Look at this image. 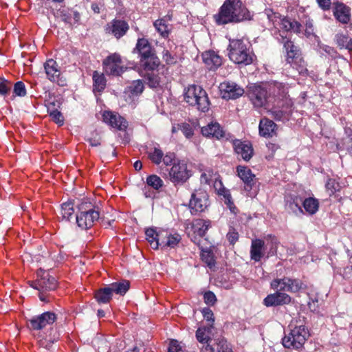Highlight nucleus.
<instances>
[{
	"instance_id": "1",
	"label": "nucleus",
	"mask_w": 352,
	"mask_h": 352,
	"mask_svg": "<svg viewBox=\"0 0 352 352\" xmlns=\"http://www.w3.org/2000/svg\"><path fill=\"white\" fill-rule=\"evenodd\" d=\"M214 18L217 23L224 25L250 20L251 14L240 0H226Z\"/></svg>"
},
{
	"instance_id": "2",
	"label": "nucleus",
	"mask_w": 352,
	"mask_h": 352,
	"mask_svg": "<svg viewBox=\"0 0 352 352\" xmlns=\"http://www.w3.org/2000/svg\"><path fill=\"white\" fill-rule=\"evenodd\" d=\"M288 88L283 83H277L274 87V93L277 92L278 97L266 110L276 121H287L292 113L293 102L287 95Z\"/></svg>"
},
{
	"instance_id": "3",
	"label": "nucleus",
	"mask_w": 352,
	"mask_h": 352,
	"mask_svg": "<svg viewBox=\"0 0 352 352\" xmlns=\"http://www.w3.org/2000/svg\"><path fill=\"white\" fill-rule=\"evenodd\" d=\"M279 83L274 82L268 85L267 89L258 85H254L250 87L248 91L249 98L254 107L257 109L267 110L275 102V98L278 97L277 92L273 91L275 85Z\"/></svg>"
},
{
	"instance_id": "4",
	"label": "nucleus",
	"mask_w": 352,
	"mask_h": 352,
	"mask_svg": "<svg viewBox=\"0 0 352 352\" xmlns=\"http://www.w3.org/2000/svg\"><path fill=\"white\" fill-rule=\"evenodd\" d=\"M228 47L229 58L236 64L248 65L254 60V54L249 43L243 39H230Z\"/></svg>"
},
{
	"instance_id": "5",
	"label": "nucleus",
	"mask_w": 352,
	"mask_h": 352,
	"mask_svg": "<svg viewBox=\"0 0 352 352\" xmlns=\"http://www.w3.org/2000/svg\"><path fill=\"white\" fill-rule=\"evenodd\" d=\"M309 336V331L304 324L294 327L290 324L289 331L282 339V344L285 348L299 350L303 347Z\"/></svg>"
},
{
	"instance_id": "6",
	"label": "nucleus",
	"mask_w": 352,
	"mask_h": 352,
	"mask_svg": "<svg viewBox=\"0 0 352 352\" xmlns=\"http://www.w3.org/2000/svg\"><path fill=\"white\" fill-rule=\"evenodd\" d=\"M184 100L191 106H195L201 111L209 109L210 102L206 91L199 85H190L184 89Z\"/></svg>"
},
{
	"instance_id": "7",
	"label": "nucleus",
	"mask_w": 352,
	"mask_h": 352,
	"mask_svg": "<svg viewBox=\"0 0 352 352\" xmlns=\"http://www.w3.org/2000/svg\"><path fill=\"white\" fill-rule=\"evenodd\" d=\"M100 217L99 212L92 208L90 203H82L76 214V223L80 228L87 230L91 228Z\"/></svg>"
},
{
	"instance_id": "8",
	"label": "nucleus",
	"mask_w": 352,
	"mask_h": 352,
	"mask_svg": "<svg viewBox=\"0 0 352 352\" xmlns=\"http://www.w3.org/2000/svg\"><path fill=\"white\" fill-rule=\"evenodd\" d=\"M284 47L287 52V64L296 70L299 74H307V69L297 47L289 40H287L284 43Z\"/></svg>"
},
{
	"instance_id": "9",
	"label": "nucleus",
	"mask_w": 352,
	"mask_h": 352,
	"mask_svg": "<svg viewBox=\"0 0 352 352\" xmlns=\"http://www.w3.org/2000/svg\"><path fill=\"white\" fill-rule=\"evenodd\" d=\"M36 275L37 278L35 280L29 282L32 288L39 292H48L56 288V280L48 272L39 269Z\"/></svg>"
},
{
	"instance_id": "10",
	"label": "nucleus",
	"mask_w": 352,
	"mask_h": 352,
	"mask_svg": "<svg viewBox=\"0 0 352 352\" xmlns=\"http://www.w3.org/2000/svg\"><path fill=\"white\" fill-rule=\"evenodd\" d=\"M104 72L108 75L120 76L125 70L120 54H112L103 61Z\"/></svg>"
},
{
	"instance_id": "11",
	"label": "nucleus",
	"mask_w": 352,
	"mask_h": 352,
	"mask_svg": "<svg viewBox=\"0 0 352 352\" xmlns=\"http://www.w3.org/2000/svg\"><path fill=\"white\" fill-rule=\"evenodd\" d=\"M209 206L208 195L203 189L196 190L191 195L189 206L193 212H201Z\"/></svg>"
},
{
	"instance_id": "12",
	"label": "nucleus",
	"mask_w": 352,
	"mask_h": 352,
	"mask_svg": "<svg viewBox=\"0 0 352 352\" xmlns=\"http://www.w3.org/2000/svg\"><path fill=\"white\" fill-rule=\"evenodd\" d=\"M169 179L174 185L184 184L186 182L190 175L187 169V166L184 163L173 164L169 170Z\"/></svg>"
},
{
	"instance_id": "13",
	"label": "nucleus",
	"mask_w": 352,
	"mask_h": 352,
	"mask_svg": "<svg viewBox=\"0 0 352 352\" xmlns=\"http://www.w3.org/2000/svg\"><path fill=\"white\" fill-rule=\"evenodd\" d=\"M56 319V315L50 311L45 312L41 315L34 316L30 319V328L34 330H40L48 324H52Z\"/></svg>"
},
{
	"instance_id": "14",
	"label": "nucleus",
	"mask_w": 352,
	"mask_h": 352,
	"mask_svg": "<svg viewBox=\"0 0 352 352\" xmlns=\"http://www.w3.org/2000/svg\"><path fill=\"white\" fill-rule=\"evenodd\" d=\"M44 68L47 78L58 85H65V80L60 78V71L57 63L53 59H49L44 64Z\"/></svg>"
},
{
	"instance_id": "15",
	"label": "nucleus",
	"mask_w": 352,
	"mask_h": 352,
	"mask_svg": "<svg viewBox=\"0 0 352 352\" xmlns=\"http://www.w3.org/2000/svg\"><path fill=\"white\" fill-rule=\"evenodd\" d=\"M219 88L222 98L227 100L236 99L244 94L243 89L233 82H223Z\"/></svg>"
},
{
	"instance_id": "16",
	"label": "nucleus",
	"mask_w": 352,
	"mask_h": 352,
	"mask_svg": "<svg viewBox=\"0 0 352 352\" xmlns=\"http://www.w3.org/2000/svg\"><path fill=\"white\" fill-rule=\"evenodd\" d=\"M237 175L244 183V190L247 191V195L252 197L253 195L251 192L253 185L254 184L255 175L252 173V170L244 166H238L236 167Z\"/></svg>"
},
{
	"instance_id": "17",
	"label": "nucleus",
	"mask_w": 352,
	"mask_h": 352,
	"mask_svg": "<svg viewBox=\"0 0 352 352\" xmlns=\"http://www.w3.org/2000/svg\"><path fill=\"white\" fill-rule=\"evenodd\" d=\"M333 6V13L336 19L342 24H348L351 20V8L338 1H334Z\"/></svg>"
},
{
	"instance_id": "18",
	"label": "nucleus",
	"mask_w": 352,
	"mask_h": 352,
	"mask_svg": "<svg viewBox=\"0 0 352 352\" xmlns=\"http://www.w3.org/2000/svg\"><path fill=\"white\" fill-rule=\"evenodd\" d=\"M232 145L235 153L245 161L250 160L252 157L254 150L250 142L234 140Z\"/></svg>"
},
{
	"instance_id": "19",
	"label": "nucleus",
	"mask_w": 352,
	"mask_h": 352,
	"mask_svg": "<svg viewBox=\"0 0 352 352\" xmlns=\"http://www.w3.org/2000/svg\"><path fill=\"white\" fill-rule=\"evenodd\" d=\"M103 121L111 127L122 131L127 128V122L120 115L111 111H104L102 114Z\"/></svg>"
},
{
	"instance_id": "20",
	"label": "nucleus",
	"mask_w": 352,
	"mask_h": 352,
	"mask_svg": "<svg viewBox=\"0 0 352 352\" xmlns=\"http://www.w3.org/2000/svg\"><path fill=\"white\" fill-rule=\"evenodd\" d=\"M129 28V25L126 21L114 19L107 24L106 31L107 33L113 34L117 38H120L126 33Z\"/></svg>"
},
{
	"instance_id": "21",
	"label": "nucleus",
	"mask_w": 352,
	"mask_h": 352,
	"mask_svg": "<svg viewBox=\"0 0 352 352\" xmlns=\"http://www.w3.org/2000/svg\"><path fill=\"white\" fill-rule=\"evenodd\" d=\"M302 198L298 195H288L285 197V209L297 216L304 214L302 208Z\"/></svg>"
},
{
	"instance_id": "22",
	"label": "nucleus",
	"mask_w": 352,
	"mask_h": 352,
	"mask_svg": "<svg viewBox=\"0 0 352 352\" xmlns=\"http://www.w3.org/2000/svg\"><path fill=\"white\" fill-rule=\"evenodd\" d=\"M201 133L204 136L214 138L217 140L226 138V131L217 122H211L206 126H203L201 128Z\"/></svg>"
},
{
	"instance_id": "23",
	"label": "nucleus",
	"mask_w": 352,
	"mask_h": 352,
	"mask_svg": "<svg viewBox=\"0 0 352 352\" xmlns=\"http://www.w3.org/2000/svg\"><path fill=\"white\" fill-rule=\"evenodd\" d=\"M291 300L288 294L277 291L274 294L267 295L263 300V303L267 307L278 306L289 304Z\"/></svg>"
},
{
	"instance_id": "24",
	"label": "nucleus",
	"mask_w": 352,
	"mask_h": 352,
	"mask_svg": "<svg viewBox=\"0 0 352 352\" xmlns=\"http://www.w3.org/2000/svg\"><path fill=\"white\" fill-rule=\"evenodd\" d=\"M250 253L252 260L259 262L265 256V241L259 239L252 240Z\"/></svg>"
},
{
	"instance_id": "25",
	"label": "nucleus",
	"mask_w": 352,
	"mask_h": 352,
	"mask_svg": "<svg viewBox=\"0 0 352 352\" xmlns=\"http://www.w3.org/2000/svg\"><path fill=\"white\" fill-rule=\"evenodd\" d=\"M258 129L259 134L264 138H272L276 135V124L267 118L261 119Z\"/></svg>"
},
{
	"instance_id": "26",
	"label": "nucleus",
	"mask_w": 352,
	"mask_h": 352,
	"mask_svg": "<svg viewBox=\"0 0 352 352\" xmlns=\"http://www.w3.org/2000/svg\"><path fill=\"white\" fill-rule=\"evenodd\" d=\"M203 61L208 69H216L222 63V59L215 52L207 51L202 54Z\"/></svg>"
},
{
	"instance_id": "27",
	"label": "nucleus",
	"mask_w": 352,
	"mask_h": 352,
	"mask_svg": "<svg viewBox=\"0 0 352 352\" xmlns=\"http://www.w3.org/2000/svg\"><path fill=\"white\" fill-rule=\"evenodd\" d=\"M210 226L211 221L210 220L201 219H195L192 223L194 234L199 237H203Z\"/></svg>"
},
{
	"instance_id": "28",
	"label": "nucleus",
	"mask_w": 352,
	"mask_h": 352,
	"mask_svg": "<svg viewBox=\"0 0 352 352\" xmlns=\"http://www.w3.org/2000/svg\"><path fill=\"white\" fill-rule=\"evenodd\" d=\"M141 65L147 72H153L160 65V59L155 54L148 56V58H140Z\"/></svg>"
},
{
	"instance_id": "29",
	"label": "nucleus",
	"mask_w": 352,
	"mask_h": 352,
	"mask_svg": "<svg viewBox=\"0 0 352 352\" xmlns=\"http://www.w3.org/2000/svg\"><path fill=\"white\" fill-rule=\"evenodd\" d=\"M146 239L151 248L157 250L162 241V234L157 233L154 229L148 228L145 232Z\"/></svg>"
},
{
	"instance_id": "30",
	"label": "nucleus",
	"mask_w": 352,
	"mask_h": 352,
	"mask_svg": "<svg viewBox=\"0 0 352 352\" xmlns=\"http://www.w3.org/2000/svg\"><path fill=\"white\" fill-rule=\"evenodd\" d=\"M265 243H266L265 247L269 248L266 257L268 258L270 256L276 255L279 244V241H278L277 238L275 236L270 234L265 237Z\"/></svg>"
},
{
	"instance_id": "31",
	"label": "nucleus",
	"mask_w": 352,
	"mask_h": 352,
	"mask_svg": "<svg viewBox=\"0 0 352 352\" xmlns=\"http://www.w3.org/2000/svg\"><path fill=\"white\" fill-rule=\"evenodd\" d=\"M302 206L307 213L314 214L318 210L319 202L318 199L313 197L302 199Z\"/></svg>"
},
{
	"instance_id": "32",
	"label": "nucleus",
	"mask_w": 352,
	"mask_h": 352,
	"mask_svg": "<svg viewBox=\"0 0 352 352\" xmlns=\"http://www.w3.org/2000/svg\"><path fill=\"white\" fill-rule=\"evenodd\" d=\"M94 91L102 92L106 87V79L103 74L95 71L93 73Z\"/></svg>"
},
{
	"instance_id": "33",
	"label": "nucleus",
	"mask_w": 352,
	"mask_h": 352,
	"mask_svg": "<svg viewBox=\"0 0 352 352\" xmlns=\"http://www.w3.org/2000/svg\"><path fill=\"white\" fill-rule=\"evenodd\" d=\"M299 24L297 22H291L285 17L280 18L278 21V23L276 29L280 30H284L285 32H289L290 30L296 31L298 28Z\"/></svg>"
},
{
	"instance_id": "34",
	"label": "nucleus",
	"mask_w": 352,
	"mask_h": 352,
	"mask_svg": "<svg viewBox=\"0 0 352 352\" xmlns=\"http://www.w3.org/2000/svg\"><path fill=\"white\" fill-rule=\"evenodd\" d=\"M112 297V292L109 287L100 289L95 293V298L98 303H107Z\"/></svg>"
},
{
	"instance_id": "35",
	"label": "nucleus",
	"mask_w": 352,
	"mask_h": 352,
	"mask_svg": "<svg viewBox=\"0 0 352 352\" xmlns=\"http://www.w3.org/2000/svg\"><path fill=\"white\" fill-rule=\"evenodd\" d=\"M74 213V204L72 201H67L61 205L60 214L63 220L69 221Z\"/></svg>"
},
{
	"instance_id": "36",
	"label": "nucleus",
	"mask_w": 352,
	"mask_h": 352,
	"mask_svg": "<svg viewBox=\"0 0 352 352\" xmlns=\"http://www.w3.org/2000/svg\"><path fill=\"white\" fill-rule=\"evenodd\" d=\"M153 25L155 30L159 32V34L164 38L168 37L169 34V28L167 23V21L165 19H160L156 20L153 23Z\"/></svg>"
},
{
	"instance_id": "37",
	"label": "nucleus",
	"mask_w": 352,
	"mask_h": 352,
	"mask_svg": "<svg viewBox=\"0 0 352 352\" xmlns=\"http://www.w3.org/2000/svg\"><path fill=\"white\" fill-rule=\"evenodd\" d=\"M47 112L54 122L59 125H62L63 124V116L58 109H55V104L54 102L49 104L47 106Z\"/></svg>"
},
{
	"instance_id": "38",
	"label": "nucleus",
	"mask_w": 352,
	"mask_h": 352,
	"mask_svg": "<svg viewBox=\"0 0 352 352\" xmlns=\"http://www.w3.org/2000/svg\"><path fill=\"white\" fill-rule=\"evenodd\" d=\"M129 282L127 280H122L120 283H113L109 285L111 292H115L117 294L124 295L129 289Z\"/></svg>"
},
{
	"instance_id": "39",
	"label": "nucleus",
	"mask_w": 352,
	"mask_h": 352,
	"mask_svg": "<svg viewBox=\"0 0 352 352\" xmlns=\"http://www.w3.org/2000/svg\"><path fill=\"white\" fill-rule=\"evenodd\" d=\"M181 241V236L178 234H169L164 239H162L160 245L162 246L175 248Z\"/></svg>"
},
{
	"instance_id": "40",
	"label": "nucleus",
	"mask_w": 352,
	"mask_h": 352,
	"mask_svg": "<svg viewBox=\"0 0 352 352\" xmlns=\"http://www.w3.org/2000/svg\"><path fill=\"white\" fill-rule=\"evenodd\" d=\"M336 43L340 48L352 50V38L343 34H338L336 36Z\"/></svg>"
},
{
	"instance_id": "41",
	"label": "nucleus",
	"mask_w": 352,
	"mask_h": 352,
	"mask_svg": "<svg viewBox=\"0 0 352 352\" xmlns=\"http://www.w3.org/2000/svg\"><path fill=\"white\" fill-rule=\"evenodd\" d=\"M289 282V278L284 277L283 278H276L271 282V287L280 292V291L287 292V285Z\"/></svg>"
},
{
	"instance_id": "42",
	"label": "nucleus",
	"mask_w": 352,
	"mask_h": 352,
	"mask_svg": "<svg viewBox=\"0 0 352 352\" xmlns=\"http://www.w3.org/2000/svg\"><path fill=\"white\" fill-rule=\"evenodd\" d=\"M210 327L199 328L196 331V338L201 344H204L210 340L209 335L210 334Z\"/></svg>"
},
{
	"instance_id": "43",
	"label": "nucleus",
	"mask_w": 352,
	"mask_h": 352,
	"mask_svg": "<svg viewBox=\"0 0 352 352\" xmlns=\"http://www.w3.org/2000/svg\"><path fill=\"white\" fill-rule=\"evenodd\" d=\"M217 178V173L211 168H207L202 171L200 180L202 184H210L213 180H216Z\"/></svg>"
},
{
	"instance_id": "44",
	"label": "nucleus",
	"mask_w": 352,
	"mask_h": 352,
	"mask_svg": "<svg viewBox=\"0 0 352 352\" xmlns=\"http://www.w3.org/2000/svg\"><path fill=\"white\" fill-rule=\"evenodd\" d=\"M146 184L154 190H159L164 185L163 180L156 175H151L147 177Z\"/></svg>"
},
{
	"instance_id": "45",
	"label": "nucleus",
	"mask_w": 352,
	"mask_h": 352,
	"mask_svg": "<svg viewBox=\"0 0 352 352\" xmlns=\"http://www.w3.org/2000/svg\"><path fill=\"white\" fill-rule=\"evenodd\" d=\"M201 257L202 261L206 263L210 269L214 267L215 261L213 253L210 250L201 248Z\"/></svg>"
},
{
	"instance_id": "46",
	"label": "nucleus",
	"mask_w": 352,
	"mask_h": 352,
	"mask_svg": "<svg viewBox=\"0 0 352 352\" xmlns=\"http://www.w3.org/2000/svg\"><path fill=\"white\" fill-rule=\"evenodd\" d=\"M149 159L155 164H160L162 162L164 153L158 148H154L153 150L148 153Z\"/></svg>"
},
{
	"instance_id": "47",
	"label": "nucleus",
	"mask_w": 352,
	"mask_h": 352,
	"mask_svg": "<svg viewBox=\"0 0 352 352\" xmlns=\"http://www.w3.org/2000/svg\"><path fill=\"white\" fill-rule=\"evenodd\" d=\"M302 285L303 284L300 280L289 278V282L287 286V292L296 293L302 288Z\"/></svg>"
},
{
	"instance_id": "48",
	"label": "nucleus",
	"mask_w": 352,
	"mask_h": 352,
	"mask_svg": "<svg viewBox=\"0 0 352 352\" xmlns=\"http://www.w3.org/2000/svg\"><path fill=\"white\" fill-rule=\"evenodd\" d=\"M130 92L133 95H139L142 93L144 90V85L142 80H134L131 85L129 87Z\"/></svg>"
},
{
	"instance_id": "49",
	"label": "nucleus",
	"mask_w": 352,
	"mask_h": 352,
	"mask_svg": "<svg viewBox=\"0 0 352 352\" xmlns=\"http://www.w3.org/2000/svg\"><path fill=\"white\" fill-rule=\"evenodd\" d=\"M265 13L267 15L269 21L272 23L273 26L276 28L280 18V15L277 12H274L271 9H266Z\"/></svg>"
},
{
	"instance_id": "50",
	"label": "nucleus",
	"mask_w": 352,
	"mask_h": 352,
	"mask_svg": "<svg viewBox=\"0 0 352 352\" xmlns=\"http://www.w3.org/2000/svg\"><path fill=\"white\" fill-rule=\"evenodd\" d=\"M218 352H232L231 345L224 338L218 340L217 343Z\"/></svg>"
},
{
	"instance_id": "51",
	"label": "nucleus",
	"mask_w": 352,
	"mask_h": 352,
	"mask_svg": "<svg viewBox=\"0 0 352 352\" xmlns=\"http://www.w3.org/2000/svg\"><path fill=\"white\" fill-rule=\"evenodd\" d=\"M326 188L329 195H331L339 190L340 185L335 179H329L326 184Z\"/></svg>"
},
{
	"instance_id": "52",
	"label": "nucleus",
	"mask_w": 352,
	"mask_h": 352,
	"mask_svg": "<svg viewBox=\"0 0 352 352\" xmlns=\"http://www.w3.org/2000/svg\"><path fill=\"white\" fill-rule=\"evenodd\" d=\"M162 59L167 65H174L177 60V56L170 54L167 50H163Z\"/></svg>"
},
{
	"instance_id": "53",
	"label": "nucleus",
	"mask_w": 352,
	"mask_h": 352,
	"mask_svg": "<svg viewBox=\"0 0 352 352\" xmlns=\"http://www.w3.org/2000/svg\"><path fill=\"white\" fill-rule=\"evenodd\" d=\"M14 93L17 96L23 97L26 95V89L24 83L19 81L14 86Z\"/></svg>"
},
{
	"instance_id": "54",
	"label": "nucleus",
	"mask_w": 352,
	"mask_h": 352,
	"mask_svg": "<svg viewBox=\"0 0 352 352\" xmlns=\"http://www.w3.org/2000/svg\"><path fill=\"white\" fill-rule=\"evenodd\" d=\"M179 129L182 131L183 134L188 139L192 137L194 134L193 129L192 126L187 123H182L179 124Z\"/></svg>"
},
{
	"instance_id": "55",
	"label": "nucleus",
	"mask_w": 352,
	"mask_h": 352,
	"mask_svg": "<svg viewBox=\"0 0 352 352\" xmlns=\"http://www.w3.org/2000/svg\"><path fill=\"white\" fill-rule=\"evenodd\" d=\"M168 352H185V349L181 343L173 340L170 342Z\"/></svg>"
},
{
	"instance_id": "56",
	"label": "nucleus",
	"mask_w": 352,
	"mask_h": 352,
	"mask_svg": "<svg viewBox=\"0 0 352 352\" xmlns=\"http://www.w3.org/2000/svg\"><path fill=\"white\" fill-rule=\"evenodd\" d=\"M147 80L148 84L151 87H157L160 85V77L157 75L154 74L153 72L151 74H147Z\"/></svg>"
},
{
	"instance_id": "57",
	"label": "nucleus",
	"mask_w": 352,
	"mask_h": 352,
	"mask_svg": "<svg viewBox=\"0 0 352 352\" xmlns=\"http://www.w3.org/2000/svg\"><path fill=\"white\" fill-rule=\"evenodd\" d=\"M204 302L209 305H213L217 301L216 296L212 292H207L204 295Z\"/></svg>"
},
{
	"instance_id": "58",
	"label": "nucleus",
	"mask_w": 352,
	"mask_h": 352,
	"mask_svg": "<svg viewBox=\"0 0 352 352\" xmlns=\"http://www.w3.org/2000/svg\"><path fill=\"white\" fill-rule=\"evenodd\" d=\"M202 314H203L204 318L206 320L210 322V323L209 324V327H208L212 328L213 322H214V318H213V313H212V311L210 309H208V308H205V309H203Z\"/></svg>"
},
{
	"instance_id": "59",
	"label": "nucleus",
	"mask_w": 352,
	"mask_h": 352,
	"mask_svg": "<svg viewBox=\"0 0 352 352\" xmlns=\"http://www.w3.org/2000/svg\"><path fill=\"white\" fill-rule=\"evenodd\" d=\"M138 53L140 56V58H148V56L154 54L152 51L150 43L142 50H140V52H138Z\"/></svg>"
},
{
	"instance_id": "60",
	"label": "nucleus",
	"mask_w": 352,
	"mask_h": 352,
	"mask_svg": "<svg viewBox=\"0 0 352 352\" xmlns=\"http://www.w3.org/2000/svg\"><path fill=\"white\" fill-rule=\"evenodd\" d=\"M10 83L8 80L0 78V94H7L10 90Z\"/></svg>"
},
{
	"instance_id": "61",
	"label": "nucleus",
	"mask_w": 352,
	"mask_h": 352,
	"mask_svg": "<svg viewBox=\"0 0 352 352\" xmlns=\"http://www.w3.org/2000/svg\"><path fill=\"white\" fill-rule=\"evenodd\" d=\"M175 159V155L173 153H167L164 156L163 155L162 162L166 166L171 165Z\"/></svg>"
},
{
	"instance_id": "62",
	"label": "nucleus",
	"mask_w": 352,
	"mask_h": 352,
	"mask_svg": "<svg viewBox=\"0 0 352 352\" xmlns=\"http://www.w3.org/2000/svg\"><path fill=\"white\" fill-rule=\"evenodd\" d=\"M319 8L324 11L329 10L331 6V0H316Z\"/></svg>"
},
{
	"instance_id": "63",
	"label": "nucleus",
	"mask_w": 352,
	"mask_h": 352,
	"mask_svg": "<svg viewBox=\"0 0 352 352\" xmlns=\"http://www.w3.org/2000/svg\"><path fill=\"white\" fill-rule=\"evenodd\" d=\"M148 44H149L148 40L146 38H139L137 41L136 46L135 50H137L138 52H140V50H142L144 47H146Z\"/></svg>"
},
{
	"instance_id": "64",
	"label": "nucleus",
	"mask_w": 352,
	"mask_h": 352,
	"mask_svg": "<svg viewBox=\"0 0 352 352\" xmlns=\"http://www.w3.org/2000/svg\"><path fill=\"white\" fill-rule=\"evenodd\" d=\"M227 237L230 243H234L239 238V234L234 230H230L227 234Z\"/></svg>"
}]
</instances>
